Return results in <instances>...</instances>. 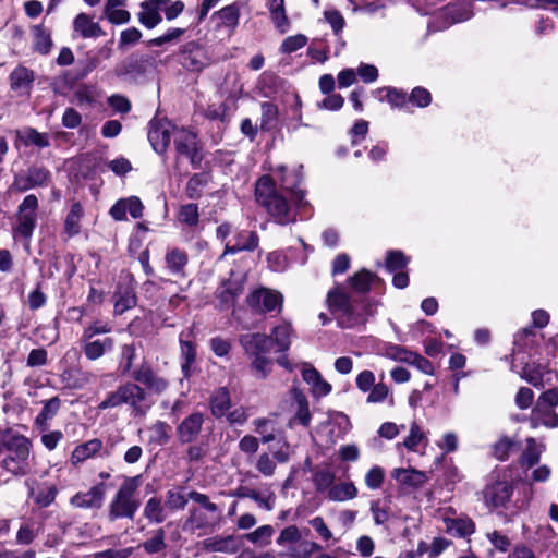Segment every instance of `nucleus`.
<instances>
[{"label": "nucleus", "mask_w": 558, "mask_h": 558, "mask_svg": "<svg viewBox=\"0 0 558 558\" xmlns=\"http://www.w3.org/2000/svg\"><path fill=\"white\" fill-rule=\"evenodd\" d=\"M133 378L143 384L150 392L162 393L167 390L169 381L156 374L147 364H142L133 374Z\"/></svg>", "instance_id": "9b49d317"}, {"label": "nucleus", "mask_w": 558, "mask_h": 558, "mask_svg": "<svg viewBox=\"0 0 558 558\" xmlns=\"http://www.w3.org/2000/svg\"><path fill=\"white\" fill-rule=\"evenodd\" d=\"M29 441L24 436H14L7 444L9 454L3 459L2 466L12 474H24L25 463L29 457Z\"/></svg>", "instance_id": "20e7f679"}, {"label": "nucleus", "mask_w": 558, "mask_h": 558, "mask_svg": "<svg viewBox=\"0 0 558 558\" xmlns=\"http://www.w3.org/2000/svg\"><path fill=\"white\" fill-rule=\"evenodd\" d=\"M181 64L189 71L201 72L210 64V58L205 48L191 41L182 49Z\"/></svg>", "instance_id": "1a4fd4ad"}, {"label": "nucleus", "mask_w": 558, "mask_h": 558, "mask_svg": "<svg viewBox=\"0 0 558 558\" xmlns=\"http://www.w3.org/2000/svg\"><path fill=\"white\" fill-rule=\"evenodd\" d=\"M32 35L34 50L41 54L49 53L52 47L51 32L44 24H37L32 27Z\"/></svg>", "instance_id": "2f4dec72"}, {"label": "nucleus", "mask_w": 558, "mask_h": 558, "mask_svg": "<svg viewBox=\"0 0 558 558\" xmlns=\"http://www.w3.org/2000/svg\"><path fill=\"white\" fill-rule=\"evenodd\" d=\"M105 17L114 25L126 24L131 20V14L129 11L118 8H104Z\"/></svg>", "instance_id": "13d9d810"}, {"label": "nucleus", "mask_w": 558, "mask_h": 558, "mask_svg": "<svg viewBox=\"0 0 558 558\" xmlns=\"http://www.w3.org/2000/svg\"><path fill=\"white\" fill-rule=\"evenodd\" d=\"M253 426L255 432L260 435L263 444H268L277 438L278 433L271 420L265 417L256 418L253 421Z\"/></svg>", "instance_id": "ea45409f"}, {"label": "nucleus", "mask_w": 558, "mask_h": 558, "mask_svg": "<svg viewBox=\"0 0 558 558\" xmlns=\"http://www.w3.org/2000/svg\"><path fill=\"white\" fill-rule=\"evenodd\" d=\"M146 399L145 390L135 383H126L117 388V390L107 395V397L99 403V410L109 408H117L122 404H128L134 411L144 413L142 403Z\"/></svg>", "instance_id": "7ed1b4c3"}, {"label": "nucleus", "mask_w": 558, "mask_h": 558, "mask_svg": "<svg viewBox=\"0 0 558 558\" xmlns=\"http://www.w3.org/2000/svg\"><path fill=\"white\" fill-rule=\"evenodd\" d=\"M187 254L178 247L168 250L165 256L167 268L174 275L184 276V268L187 265Z\"/></svg>", "instance_id": "473e14b6"}, {"label": "nucleus", "mask_w": 558, "mask_h": 558, "mask_svg": "<svg viewBox=\"0 0 558 558\" xmlns=\"http://www.w3.org/2000/svg\"><path fill=\"white\" fill-rule=\"evenodd\" d=\"M307 44V37L303 34H298L287 37L280 47V51L283 53H292Z\"/></svg>", "instance_id": "052dcab7"}, {"label": "nucleus", "mask_w": 558, "mask_h": 558, "mask_svg": "<svg viewBox=\"0 0 558 558\" xmlns=\"http://www.w3.org/2000/svg\"><path fill=\"white\" fill-rule=\"evenodd\" d=\"M544 450L545 446L543 444H538L534 438H527L526 448L520 458L521 465L532 468L539 461L541 454Z\"/></svg>", "instance_id": "f704fd0d"}, {"label": "nucleus", "mask_w": 558, "mask_h": 558, "mask_svg": "<svg viewBox=\"0 0 558 558\" xmlns=\"http://www.w3.org/2000/svg\"><path fill=\"white\" fill-rule=\"evenodd\" d=\"M292 336L293 328L289 322L276 325L268 335L271 339V347H275L277 352H284L290 348Z\"/></svg>", "instance_id": "5701e85b"}, {"label": "nucleus", "mask_w": 558, "mask_h": 558, "mask_svg": "<svg viewBox=\"0 0 558 558\" xmlns=\"http://www.w3.org/2000/svg\"><path fill=\"white\" fill-rule=\"evenodd\" d=\"M246 301L248 306L259 314L272 312L280 314L283 307V295L279 291L267 288L253 291Z\"/></svg>", "instance_id": "39448f33"}, {"label": "nucleus", "mask_w": 558, "mask_h": 558, "mask_svg": "<svg viewBox=\"0 0 558 558\" xmlns=\"http://www.w3.org/2000/svg\"><path fill=\"white\" fill-rule=\"evenodd\" d=\"M357 496V488L352 482H343L332 485L328 490L327 497L332 501H345L354 499Z\"/></svg>", "instance_id": "c9c22d12"}, {"label": "nucleus", "mask_w": 558, "mask_h": 558, "mask_svg": "<svg viewBox=\"0 0 558 558\" xmlns=\"http://www.w3.org/2000/svg\"><path fill=\"white\" fill-rule=\"evenodd\" d=\"M255 466L256 470L266 477L272 476L277 468L274 459L266 452L258 456Z\"/></svg>", "instance_id": "680f3d73"}, {"label": "nucleus", "mask_w": 558, "mask_h": 558, "mask_svg": "<svg viewBox=\"0 0 558 558\" xmlns=\"http://www.w3.org/2000/svg\"><path fill=\"white\" fill-rule=\"evenodd\" d=\"M181 356L183 359L182 373L184 377H190L191 365L194 363L196 357V347L192 341L180 339Z\"/></svg>", "instance_id": "a19ab883"}, {"label": "nucleus", "mask_w": 558, "mask_h": 558, "mask_svg": "<svg viewBox=\"0 0 558 558\" xmlns=\"http://www.w3.org/2000/svg\"><path fill=\"white\" fill-rule=\"evenodd\" d=\"M278 120V108L272 102H263L262 104V119H260V129L262 130H272Z\"/></svg>", "instance_id": "09e8293b"}, {"label": "nucleus", "mask_w": 558, "mask_h": 558, "mask_svg": "<svg viewBox=\"0 0 558 558\" xmlns=\"http://www.w3.org/2000/svg\"><path fill=\"white\" fill-rule=\"evenodd\" d=\"M178 220L187 227L197 226L199 221V213L197 205L186 204L181 206L178 213Z\"/></svg>", "instance_id": "3c124183"}, {"label": "nucleus", "mask_w": 558, "mask_h": 558, "mask_svg": "<svg viewBox=\"0 0 558 558\" xmlns=\"http://www.w3.org/2000/svg\"><path fill=\"white\" fill-rule=\"evenodd\" d=\"M302 167L288 171L280 166L269 175L260 177L255 184L256 202L263 206L272 219L280 225L294 222L296 214L293 208L303 207L305 192L299 189L302 181Z\"/></svg>", "instance_id": "f257e3e1"}, {"label": "nucleus", "mask_w": 558, "mask_h": 558, "mask_svg": "<svg viewBox=\"0 0 558 558\" xmlns=\"http://www.w3.org/2000/svg\"><path fill=\"white\" fill-rule=\"evenodd\" d=\"M61 401L58 397H53L45 402L41 412L37 415L35 422L38 425H44L48 420L53 417L59 411Z\"/></svg>", "instance_id": "6e6d98bb"}, {"label": "nucleus", "mask_w": 558, "mask_h": 558, "mask_svg": "<svg viewBox=\"0 0 558 558\" xmlns=\"http://www.w3.org/2000/svg\"><path fill=\"white\" fill-rule=\"evenodd\" d=\"M83 342L84 354L90 361L100 359L106 352L111 351L114 345V341L110 337Z\"/></svg>", "instance_id": "c756f323"}, {"label": "nucleus", "mask_w": 558, "mask_h": 558, "mask_svg": "<svg viewBox=\"0 0 558 558\" xmlns=\"http://www.w3.org/2000/svg\"><path fill=\"white\" fill-rule=\"evenodd\" d=\"M322 546L315 542H303L299 546L291 548L288 558H310L313 553L320 551Z\"/></svg>", "instance_id": "5fc2aeb1"}, {"label": "nucleus", "mask_w": 558, "mask_h": 558, "mask_svg": "<svg viewBox=\"0 0 558 558\" xmlns=\"http://www.w3.org/2000/svg\"><path fill=\"white\" fill-rule=\"evenodd\" d=\"M258 245V236L253 231L238 232L231 240L226 242L223 255L235 254L241 251H252Z\"/></svg>", "instance_id": "a211bd4d"}, {"label": "nucleus", "mask_w": 558, "mask_h": 558, "mask_svg": "<svg viewBox=\"0 0 558 558\" xmlns=\"http://www.w3.org/2000/svg\"><path fill=\"white\" fill-rule=\"evenodd\" d=\"M165 504L169 511V513H172L177 510L184 509L187 501L189 496L184 494L181 489H170L166 493L165 497Z\"/></svg>", "instance_id": "37998d69"}, {"label": "nucleus", "mask_w": 558, "mask_h": 558, "mask_svg": "<svg viewBox=\"0 0 558 558\" xmlns=\"http://www.w3.org/2000/svg\"><path fill=\"white\" fill-rule=\"evenodd\" d=\"M379 93L385 92V99L391 105L393 108H403L408 102V97L405 93L398 90L396 88L386 87L378 90Z\"/></svg>", "instance_id": "0e129e2a"}, {"label": "nucleus", "mask_w": 558, "mask_h": 558, "mask_svg": "<svg viewBox=\"0 0 558 558\" xmlns=\"http://www.w3.org/2000/svg\"><path fill=\"white\" fill-rule=\"evenodd\" d=\"M378 278L368 270H361L350 278V284L352 288L361 293H365L369 290L371 284Z\"/></svg>", "instance_id": "49530a36"}, {"label": "nucleus", "mask_w": 558, "mask_h": 558, "mask_svg": "<svg viewBox=\"0 0 558 558\" xmlns=\"http://www.w3.org/2000/svg\"><path fill=\"white\" fill-rule=\"evenodd\" d=\"M11 87L16 90L17 88L28 85L33 81V72L26 68H16L10 75Z\"/></svg>", "instance_id": "4d7b16f0"}, {"label": "nucleus", "mask_w": 558, "mask_h": 558, "mask_svg": "<svg viewBox=\"0 0 558 558\" xmlns=\"http://www.w3.org/2000/svg\"><path fill=\"white\" fill-rule=\"evenodd\" d=\"M83 217V207L80 203H73L69 214L66 215L64 229L69 236H74L80 233L81 219Z\"/></svg>", "instance_id": "58836bf2"}, {"label": "nucleus", "mask_w": 558, "mask_h": 558, "mask_svg": "<svg viewBox=\"0 0 558 558\" xmlns=\"http://www.w3.org/2000/svg\"><path fill=\"white\" fill-rule=\"evenodd\" d=\"M144 205L137 196H130L126 198L119 199L111 208L110 216L117 220L122 221L126 219V213L132 218L137 219L142 217Z\"/></svg>", "instance_id": "ddd939ff"}, {"label": "nucleus", "mask_w": 558, "mask_h": 558, "mask_svg": "<svg viewBox=\"0 0 558 558\" xmlns=\"http://www.w3.org/2000/svg\"><path fill=\"white\" fill-rule=\"evenodd\" d=\"M165 537V530L158 529L154 531V535L149 539L145 541L142 546L149 555L160 553L166 548Z\"/></svg>", "instance_id": "603ef678"}, {"label": "nucleus", "mask_w": 558, "mask_h": 558, "mask_svg": "<svg viewBox=\"0 0 558 558\" xmlns=\"http://www.w3.org/2000/svg\"><path fill=\"white\" fill-rule=\"evenodd\" d=\"M445 15L451 19V23H458L470 19L471 11L465 4H449L445 8Z\"/></svg>", "instance_id": "bf43d9fd"}, {"label": "nucleus", "mask_w": 558, "mask_h": 558, "mask_svg": "<svg viewBox=\"0 0 558 558\" xmlns=\"http://www.w3.org/2000/svg\"><path fill=\"white\" fill-rule=\"evenodd\" d=\"M104 450V444L100 439L94 438L85 441L74 448L71 453L70 462L77 466L88 459L95 458Z\"/></svg>", "instance_id": "6ab92c4d"}, {"label": "nucleus", "mask_w": 558, "mask_h": 558, "mask_svg": "<svg viewBox=\"0 0 558 558\" xmlns=\"http://www.w3.org/2000/svg\"><path fill=\"white\" fill-rule=\"evenodd\" d=\"M303 380L311 387L314 398H322L330 393L331 385L327 383L322 374L311 364H304L302 369Z\"/></svg>", "instance_id": "4468645a"}, {"label": "nucleus", "mask_w": 558, "mask_h": 558, "mask_svg": "<svg viewBox=\"0 0 558 558\" xmlns=\"http://www.w3.org/2000/svg\"><path fill=\"white\" fill-rule=\"evenodd\" d=\"M163 3H159L160 12H163L166 19L172 21L177 19L184 9V3L180 0H162Z\"/></svg>", "instance_id": "69168bd1"}, {"label": "nucleus", "mask_w": 558, "mask_h": 558, "mask_svg": "<svg viewBox=\"0 0 558 558\" xmlns=\"http://www.w3.org/2000/svg\"><path fill=\"white\" fill-rule=\"evenodd\" d=\"M512 495V486L506 481H496L484 490L485 504L493 508L505 506Z\"/></svg>", "instance_id": "f8f14e48"}, {"label": "nucleus", "mask_w": 558, "mask_h": 558, "mask_svg": "<svg viewBox=\"0 0 558 558\" xmlns=\"http://www.w3.org/2000/svg\"><path fill=\"white\" fill-rule=\"evenodd\" d=\"M105 497V485L98 484L87 492H81L71 498V505L75 508H100Z\"/></svg>", "instance_id": "2eb2a0df"}, {"label": "nucleus", "mask_w": 558, "mask_h": 558, "mask_svg": "<svg viewBox=\"0 0 558 558\" xmlns=\"http://www.w3.org/2000/svg\"><path fill=\"white\" fill-rule=\"evenodd\" d=\"M409 259L402 252L391 251L386 258V267L389 271H396L407 266Z\"/></svg>", "instance_id": "338daca9"}, {"label": "nucleus", "mask_w": 558, "mask_h": 558, "mask_svg": "<svg viewBox=\"0 0 558 558\" xmlns=\"http://www.w3.org/2000/svg\"><path fill=\"white\" fill-rule=\"evenodd\" d=\"M539 425H544L549 428L558 427V415L551 410L541 408H534L531 414V426L537 428Z\"/></svg>", "instance_id": "e433bc0d"}, {"label": "nucleus", "mask_w": 558, "mask_h": 558, "mask_svg": "<svg viewBox=\"0 0 558 558\" xmlns=\"http://www.w3.org/2000/svg\"><path fill=\"white\" fill-rule=\"evenodd\" d=\"M204 423V415L199 412L192 413L185 417L178 426V438L182 442H191L196 439L201 433Z\"/></svg>", "instance_id": "dca6fc26"}, {"label": "nucleus", "mask_w": 558, "mask_h": 558, "mask_svg": "<svg viewBox=\"0 0 558 558\" xmlns=\"http://www.w3.org/2000/svg\"><path fill=\"white\" fill-rule=\"evenodd\" d=\"M204 548L211 553H226L235 554L241 544L233 535L229 536H215L204 541Z\"/></svg>", "instance_id": "b1692460"}, {"label": "nucleus", "mask_w": 558, "mask_h": 558, "mask_svg": "<svg viewBox=\"0 0 558 558\" xmlns=\"http://www.w3.org/2000/svg\"><path fill=\"white\" fill-rule=\"evenodd\" d=\"M384 470L375 465L365 475V484L371 489H378L384 483Z\"/></svg>", "instance_id": "774afa93"}, {"label": "nucleus", "mask_w": 558, "mask_h": 558, "mask_svg": "<svg viewBox=\"0 0 558 558\" xmlns=\"http://www.w3.org/2000/svg\"><path fill=\"white\" fill-rule=\"evenodd\" d=\"M268 10L276 28L282 34L286 33L289 29L290 22L286 12L284 0H270Z\"/></svg>", "instance_id": "72a5a7b5"}, {"label": "nucleus", "mask_w": 558, "mask_h": 558, "mask_svg": "<svg viewBox=\"0 0 558 558\" xmlns=\"http://www.w3.org/2000/svg\"><path fill=\"white\" fill-rule=\"evenodd\" d=\"M444 523L446 532L458 537H466L475 532L474 522L465 515L457 518L445 517Z\"/></svg>", "instance_id": "a878e982"}, {"label": "nucleus", "mask_w": 558, "mask_h": 558, "mask_svg": "<svg viewBox=\"0 0 558 558\" xmlns=\"http://www.w3.org/2000/svg\"><path fill=\"white\" fill-rule=\"evenodd\" d=\"M73 28L83 38H97L105 35L100 25L86 13H80L74 19Z\"/></svg>", "instance_id": "393cba45"}, {"label": "nucleus", "mask_w": 558, "mask_h": 558, "mask_svg": "<svg viewBox=\"0 0 558 558\" xmlns=\"http://www.w3.org/2000/svg\"><path fill=\"white\" fill-rule=\"evenodd\" d=\"M218 520L215 514L207 512L205 509H191L190 515L183 524L185 531L195 532L201 529L215 527Z\"/></svg>", "instance_id": "aec40b11"}, {"label": "nucleus", "mask_w": 558, "mask_h": 558, "mask_svg": "<svg viewBox=\"0 0 558 558\" xmlns=\"http://www.w3.org/2000/svg\"><path fill=\"white\" fill-rule=\"evenodd\" d=\"M333 481L335 473L329 468L317 470L313 475V482L318 492L329 490Z\"/></svg>", "instance_id": "864d4df0"}, {"label": "nucleus", "mask_w": 558, "mask_h": 558, "mask_svg": "<svg viewBox=\"0 0 558 558\" xmlns=\"http://www.w3.org/2000/svg\"><path fill=\"white\" fill-rule=\"evenodd\" d=\"M143 515L150 523H162L170 515L165 501L159 497L149 498L143 509Z\"/></svg>", "instance_id": "bb28decb"}, {"label": "nucleus", "mask_w": 558, "mask_h": 558, "mask_svg": "<svg viewBox=\"0 0 558 558\" xmlns=\"http://www.w3.org/2000/svg\"><path fill=\"white\" fill-rule=\"evenodd\" d=\"M422 442H427V437L421 426L416 422H413L410 426L408 437L403 440V446L410 451H416L417 446Z\"/></svg>", "instance_id": "de8ad7c7"}, {"label": "nucleus", "mask_w": 558, "mask_h": 558, "mask_svg": "<svg viewBox=\"0 0 558 558\" xmlns=\"http://www.w3.org/2000/svg\"><path fill=\"white\" fill-rule=\"evenodd\" d=\"M239 342L247 356L264 355L271 349V339L262 332L244 333Z\"/></svg>", "instance_id": "9d476101"}, {"label": "nucleus", "mask_w": 558, "mask_h": 558, "mask_svg": "<svg viewBox=\"0 0 558 558\" xmlns=\"http://www.w3.org/2000/svg\"><path fill=\"white\" fill-rule=\"evenodd\" d=\"M50 173L44 168H31L26 175H19L15 178L14 185L20 191L44 185L48 182Z\"/></svg>", "instance_id": "4be33fe9"}, {"label": "nucleus", "mask_w": 558, "mask_h": 558, "mask_svg": "<svg viewBox=\"0 0 558 558\" xmlns=\"http://www.w3.org/2000/svg\"><path fill=\"white\" fill-rule=\"evenodd\" d=\"M140 485V476L128 477L121 484L108 507L110 522L120 518H134L140 508V500L136 498Z\"/></svg>", "instance_id": "f03ea898"}, {"label": "nucleus", "mask_w": 558, "mask_h": 558, "mask_svg": "<svg viewBox=\"0 0 558 558\" xmlns=\"http://www.w3.org/2000/svg\"><path fill=\"white\" fill-rule=\"evenodd\" d=\"M274 532L271 525H262L255 531L247 533L245 538L254 545L264 547L270 544Z\"/></svg>", "instance_id": "a18cd8bd"}, {"label": "nucleus", "mask_w": 558, "mask_h": 558, "mask_svg": "<svg viewBox=\"0 0 558 558\" xmlns=\"http://www.w3.org/2000/svg\"><path fill=\"white\" fill-rule=\"evenodd\" d=\"M216 16L220 21V25L233 29L239 24L240 8L235 3L227 5L219 10Z\"/></svg>", "instance_id": "79ce46f5"}, {"label": "nucleus", "mask_w": 558, "mask_h": 558, "mask_svg": "<svg viewBox=\"0 0 558 558\" xmlns=\"http://www.w3.org/2000/svg\"><path fill=\"white\" fill-rule=\"evenodd\" d=\"M173 143L177 153L186 157L194 167H198L203 160V154L198 145L196 135L185 129L177 128L174 131Z\"/></svg>", "instance_id": "423d86ee"}, {"label": "nucleus", "mask_w": 558, "mask_h": 558, "mask_svg": "<svg viewBox=\"0 0 558 558\" xmlns=\"http://www.w3.org/2000/svg\"><path fill=\"white\" fill-rule=\"evenodd\" d=\"M383 355L399 362H408L412 356V352L397 344H389L384 348Z\"/></svg>", "instance_id": "e2e57ef3"}, {"label": "nucleus", "mask_w": 558, "mask_h": 558, "mask_svg": "<svg viewBox=\"0 0 558 558\" xmlns=\"http://www.w3.org/2000/svg\"><path fill=\"white\" fill-rule=\"evenodd\" d=\"M177 126L165 119H155L149 124L148 140L158 154H162L169 146L171 138L174 137Z\"/></svg>", "instance_id": "0eeeda50"}, {"label": "nucleus", "mask_w": 558, "mask_h": 558, "mask_svg": "<svg viewBox=\"0 0 558 558\" xmlns=\"http://www.w3.org/2000/svg\"><path fill=\"white\" fill-rule=\"evenodd\" d=\"M327 302L329 308L338 315L352 314V305L349 295L340 288H336L328 293Z\"/></svg>", "instance_id": "c85d7f7f"}, {"label": "nucleus", "mask_w": 558, "mask_h": 558, "mask_svg": "<svg viewBox=\"0 0 558 558\" xmlns=\"http://www.w3.org/2000/svg\"><path fill=\"white\" fill-rule=\"evenodd\" d=\"M159 3H163L162 0H147L141 4L138 21L147 28L156 27L162 20Z\"/></svg>", "instance_id": "cd10ccee"}, {"label": "nucleus", "mask_w": 558, "mask_h": 558, "mask_svg": "<svg viewBox=\"0 0 558 558\" xmlns=\"http://www.w3.org/2000/svg\"><path fill=\"white\" fill-rule=\"evenodd\" d=\"M38 201L35 195H27L19 206L17 226L15 233L29 239L36 226V209Z\"/></svg>", "instance_id": "6e6552de"}, {"label": "nucleus", "mask_w": 558, "mask_h": 558, "mask_svg": "<svg viewBox=\"0 0 558 558\" xmlns=\"http://www.w3.org/2000/svg\"><path fill=\"white\" fill-rule=\"evenodd\" d=\"M545 367L536 363H527L522 369V378L534 387L543 386V376Z\"/></svg>", "instance_id": "c03bdc74"}, {"label": "nucleus", "mask_w": 558, "mask_h": 558, "mask_svg": "<svg viewBox=\"0 0 558 558\" xmlns=\"http://www.w3.org/2000/svg\"><path fill=\"white\" fill-rule=\"evenodd\" d=\"M251 359V369L257 378L264 379L271 371L272 361L264 355L248 356Z\"/></svg>", "instance_id": "8fccbe9b"}, {"label": "nucleus", "mask_w": 558, "mask_h": 558, "mask_svg": "<svg viewBox=\"0 0 558 558\" xmlns=\"http://www.w3.org/2000/svg\"><path fill=\"white\" fill-rule=\"evenodd\" d=\"M16 140L25 146H36L37 148H45L50 145L48 133H40L33 128H25L15 132Z\"/></svg>", "instance_id": "7c9ffc66"}, {"label": "nucleus", "mask_w": 558, "mask_h": 558, "mask_svg": "<svg viewBox=\"0 0 558 558\" xmlns=\"http://www.w3.org/2000/svg\"><path fill=\"white\" fill-rule=\"evenodd\" d=\"M290 396L294 407V416L290 420V425L294 422H299L301 425L307 427L311 423L312 414L306 396L296 387L291 389Z\"/></svg>", "instance_id": "f3484780"}, {"label": "nucleus", "mask_w": 558, "mask_h": 558, "mask_svg": "<svg viewBox=\"0 0 558 558\" xmlns=\"http://www.w3.org/2000/svg\"><path fill=\"white\" fill-rule=\"evenodd\" d=\"M392 477L401 485L420 488L424 486L428 481L427 473L416 469H395L392 471Z\"/></svg>", "instance_id": "412c9836"}, {"label": "nucleus", "mask_w": 558, "mask_h": 558, "mask_svg": "<svg viewBox=\"0 0 558 558\" xmlns=\"http://www.w3.org/2000/svg\"><path fill=\"white\" fill-rule=\"evenodd\" d=\"M230 395L226 388L216 390L210 400L213 415L216 417L225 416L230 408Z\"/></svg>", "instance_id": "4c0bfd02"}]
</instances>
